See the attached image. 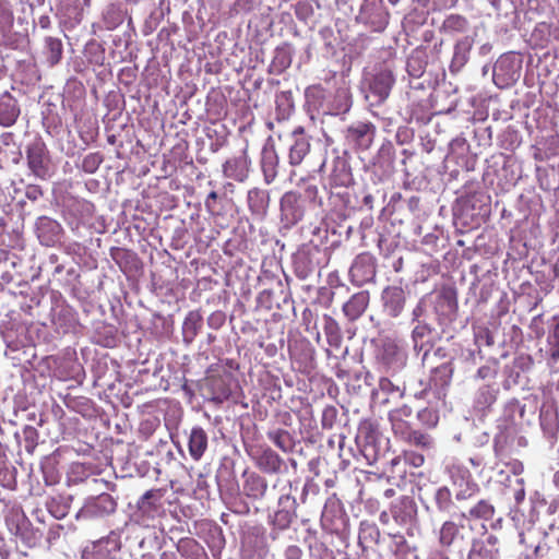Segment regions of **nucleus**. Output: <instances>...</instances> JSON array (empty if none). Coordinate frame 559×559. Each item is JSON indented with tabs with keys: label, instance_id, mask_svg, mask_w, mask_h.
<instances>
[{
	"label": "nucleus",
	"instance_id": "nucleus-1",
	"mask_svg": "<svg viewBox=\"0 0 559 559\" xmlns=\"http://www.w3.org/2000/svg\"><path fill=\"white\" fill-rule=\"evenodd\" d=\"M8 530L16 537V542L22 543V547L16 546L22 556H27L26 549L34 548L40 540L41 534L35 530L20 507L11 508L4 518Z\"/></svg>",
	"mask_w": 559,
	"mask_h": 559
},
{
	"label": "nucleus",
	"instance_id": "nucleus-2",
	"mask_svg": "<svg viewBox=\"0 0 559 559\" xmlns=\"http://www.w3.org/2000/svg\"><path fill=\"white\" fill-rule=\"evenodd\" d=\"M407 356L396 341L392 338L381 340L376 350V361L382 372L395 374L404 368Z\"/></svg>",
	"mask_w": 559,
	"mask_h": 559
},
{
	"label": "nucleus",
	"instance_id": "nucleus-3",
	"mask_svg": "<svg viewBox=\"0 0 559 559\" xmlns=\"http://www.w3.org/2000/svg\"><path fill=\"white\" fill-rule=\"evenodd\" d=\"M26 162L31 173L46 180L52 175L50 153L41 138H36L26 147Z\"/></svg>",
	"mask_w": 559,
	"mask_h": 559
},
{
	"label": "nucleus",
	"instance_id": "nucleus-4",
	"mask_svg": "<svg viewBox=\"0 0 559 559\" xmlns=\"http://www.w3.org/2000/svg\"><path fill=\"white\" fill-rule=\"evenodd\" d=\"M321 525L324 530L344 535L348 531V516L338 500L329 499L321 514Z\"/></svg>",
	"mask_w": 559,
	"mask_h": 559
},
{
	"label": "nucleus",
	"instance_id": "nucleus-5",
	"mask_svg": "<svg viewBox=\"0 0 559 559\" xmlns=\"http://www.w3.org/2000/svg\"><path fill=\"white\" fill-rule=\"evenodd\" d=\"M117 502L109 493H100L86 499L83 507L76 513V519H103L116 511Z\"/></svg>",
	"mask_w": 559,
	"mask_h": 559
},
{
	"label": "nucleus",
	"instance_id": "nucleus-6",
	"mask_svg": "<svg viewBox=\"0 0 559 559\" xmlns=\"http://www.w3.org/2000/svg\"><path fill=\"white\" fill-rule=\"evenodd\" d=\"M296 499L289 495H283L277 502V509L269 515V524L272 531H285L297 518Z\"/></svg>",
	"mask_w": 559,
	"mask_h": 559
},
{
	"label": "nucleus",
	"instance_id": "nucleus-7",
	"mask_svg": "<svg viewBox=\"0 0 559 559\" xmlns=\"http://www.w3.org/2000/svg\"><path fill=\"white\" fill-rule=\"evenodd\" d=\"M394 522L404 527L408 535H414L417 522V507L409 498H402L391 508Z\"/></svg>",
	"mask_w": 559,
	"mask_h": 559
},
{
	"label": "nucleus",
	"instance_id": "nucleus-8",
	"mask_svg": "<svg viewBox=\"0 0 559 559\" xmlns=\"http://www.w3.org/2000/svg\"><path fill=\"white\" fill-rule=\"evenodd\" d=\"M281 221L286 227H290L300 222L305 214V207L300 195L288 191L283 194L280 202Z\"/></svg>",
	"mask_w": 559,
	"mask_h": 559
},
{
	"label": "nucleus",
	"instance_id": "nucleus-9",
	"mask_svg": "<svg viewBox=\"0 0 559 559\" xmlns=\"http://www.w3.org/2000/svg\"><path fill=\"white\" fill-rule=\"evenodd\" d=\"M120 549L121 542L119 535L115 532H110L108 536L93 542L91 546H87L84 549L83 558L91 556L95 559H115Z\"/></svg>",
	"mask_w": 559,
	"mask_h": 559
},
{
	"label": "nucleus",
	"instance_id": "nucleus-10",
	"mask_svg": "<svg viewBox=\"0 0 559 559\" xmlns=\"http://www.w3.org/2000/svg\"><path fill=\"white\" fill-rule=\"evenodd\" d=\"M376 127L369 121H356L347 127L345 139L354 146L367 150L373 142Z\"/></svg>",
	"mask_w": 559,
	"mask_h": 559
},
{
	"label": "nucleus",
	"instance_id": "nucleus-11",
	"mask_svg": "<svg viewBox=\"0 0 559 559\" xmlns=\"http://www.w3.org/2000/svg\"><path fill=\"white\" fill-rule=\"evenodd\" d=\"M519 70L510 56H501L493 67V80L497 85H509L518 80Z\"/></svg>",
	"mask_w": 559,
	"mask_h": 559
},
{
	"label": "nucleus",
	"instance_id": "nucleus-12",
	"mask_svg": "<svg viewBox=\"0 0 559 559\" xmlns=\"http://www.w3.org/2000/svg\"><path fill=\"white\" fill-rule=\"evenodd\" d=\"M292 144L289 146L288 163L292 166H298L310 152L309 138L305 135L302 128H297L292 133Z\"/></svg>",
	"mask_w": 559,
	"mask_h": 559
},
{
	"label": "nucleus",
	"instance_id": "nucleus-13",
	"mask_svg": "<svg viewBox=\"0 0 559 559\" xmlns=\"http://www.w3.org/2000/svg\"><path fill=\"white\" fill-rule=\"evenodd\" d=\"M384 311L393 318L401 314L404 309L406 296L402 287H386L381 295Z\"/></svg>",
	"mask_w": 559,
	"mask_h": 559
},
{
	"label": "nucleus",
	"instance_id": "nucleus-14",
	"mask_svg": "<svg viewBox=\"0 0 559 559\" xmlns=\"http://www.w3.org/2000/svg\"><path fill=\"white\" fill-rule=\"evenodd\" d=\"M394 78L390 70H381L369 82V93L376 98V103H382L390 94Z\"/></svg>",
	"mask_w": 559,
	"mask_h": 559
},
{
	"label": "nucleus",
	"instance_id": "nucleus-15",
	"mask_svg": "<svg viewBox=\"0 0 559 559\" xmlns=\"http://www.w3.org/2000/svg\"><path fill=\"white\" fill-rule=\"evenodd\" d=\"M261 169L264 182L271 185L278 175L280 156L274 145H265L261 153Z\"/></svg>",
	"mask_w": 559,
	"mask_h": 559
},
{
	"label": "nucleus",
	"instance_id": "nucleus-16",
	"mask_svg": "<svg viewBox=\"0 0 559 559\" xmlns=\"http://www.w3.org/2000/svg\"><path fill=\"white\" fill-rule=\"evenodd\" d=\"M250 159L242 153L239 156L227 159L223 165V174L226 178L242 182L249 174Z\"/></svg>",
	"mask_w": 559,
	"mask_h": 559
},
{
	"label": "nucleus",
	"instance_id": "nucleus-17",
	"mask_svg": "<svg viewBox=\"0 0 559 559\" xmlns=\"http://www.w3.org/2000/svg\"><path fill=\"white\" fill-rule=\"evenodd\" d=\"M36 231L43 245L52 246L59 240L61 226L52 218L40 216L36 223Z\"/></svg>",
	"mask_w": 559,
	"mask_h": 559
},
{
	"label": "nucleus",
	"instance_id": "nucleus-18",
	"mask_svg": "<svg viewBox=\"0 0 559 559\" xmlns=\"http://www.w3.org/2000/svg\"><path fill=\"white\" fill-rule=\"evenodd\" d=\"M20 116V107L16 99L9 93L3 92L0 96V126H13Z\"/></svg>",
	"mask_w": 559,
	"mask_h": 559
},
{
	"label": "nucleus",
	"instance_id": "nucleus-19",
	"mask_svg": "<svg viewBox=\"0 0 559 559\" xmlns=\"http://www.w3.org/2000/svg\"><path fill=\"white\" fill-rule=\"evenodd\" d=\"M474 45V38L465 36L456 41L454 52L450 64V71L456 73L467 63L469 52Z\"/></svg>",
	"mask_w": 559,
	"mask_h": 559
},
{
	"label": "nucleus",
	"instance_id": "nucleus-20",
	"mask_svg": "<svg viewBox=\"0 0 559 559\" xmlns=\"http://www.w3.org/2000/svg\"><path fill=\"white\" fill-rule=\"evenodd\" d=\"M247 201L253 215L258 218H263L265 216L270 203V194L267 191L253 188L248 191Z\"/></svg>",
	"mask_w": 559,
	"mask_h": 559
},
{
	"label": "nucleus",
	"instance_id": "nucleus-21",
	"mask_svg": "<svg viewBox=\"0 0 559 559\" xmlns=\"http://www.w3.org/2000/svg\"><path fill=\"white\" fill-rule=\"evenodd\" d=\"M369 304V294L367 292H359L350 297V299L344 304L343 312L348 320H357L366 310Z\"/></svg>",
	"mask_w": 559,
	"mask_h": 559
},
{
	"label": "nucleus",
	"instance_id": "nucleus-22",
	"mask_svg": "<svg viewBox=\"0 0 559 559\" xmlns=\"http://www.w3.org/2000/svg\"><path fill=\"white\" fill-rule=\"evenodd\" d=\"M413 415V409L408 405H402L389 413V419L392 424V429L395 435H405L409 426V418Z\"/></svg>",
	"mask_w": 559,
	"mask_h": 559
},
{
	"label": "nucleus",
	"instance_id": "nucleus-23",
	"mask_svg": "<svg viewBox=\"0 0 559 559\" xmlns=\"http://www.w3.org/2000/svg\"><path fill=\"white\" fill-rule=\"evenodd\" d=\"M330 182L334 187H348L353 182V175L346 160L340 157L334 159Z\"/></svg>",
	"mask_w": 559,
	"mask_h": 559
},
{
	"label": "nucleus",
	"instance_id": "nucleus-24",
	"mask_svg": "<svg viewBox=\"0 0 559 559\" xmlns=\"http://www.w3.org/2000/svg\"><path fill=\"white\" fill-rule=\"evenodd\" d=\"M203 325L202 314L194 310L190 311L182 324V337L185 343L191 344Z\"/></svg>",
	"mask_w": 559,
	"mask_h": 559
},
{
	"label": "nucleus",
	"instance_id": "nucleus-25",
	"mask_svg": "<svg viewBox=\"0 0 559 559\" xmlns=\"http://www.w3.org/2000/svg\"><path fill=\"white\" fill-rule=\"evenodd\" d=\"M188 445H189L190 455L195 461H199L203 456V454L207 448L206 432L200 427L192 428L190 437H189Z\"/></svg>",
	"mask_w": 559,
	"mask_h": 559
},
{
	"label": "nucleus",
	"instance_id": "nucleus-26",
	"mask_svg": "<svg viewBox=\"0 0 559 559\" xmlns=\"http://www.w3.org/2000/svg\"><path fill=\"white\" fill-rule=\"evenodd\" d=\"M352 107V96L347 87H340L335 91L330 100L328 112L341 115L347 112Z\"/></svg>",
	"mask_w": 559,
	"mask_h": 559
},
{
	"label": "nucleus",
	"instance_id": "nucleus-27",
	"mask_svg": "<svg viewBox=\"0 0 559 559\" xmlns=\"http://www.w3.org/2000/svg\"><path fill=\"white\" fill-rule=\"evenodd\" d=\"M72 500V496L58 495L46 502V508L55 519L61 520L69 514Z\"/></svg>",
	"mask_w": 559,
	"mask_h": 559
},
{
	"label": "nucleus",
	"instance_id": "nucleus-28",
	"mask_svg": "<svg viewBox=\"0 0 559 559\" xmlns=\"http://www.w3.org/2000/svg\"><path fill=\"white\" fill-rule=\"evenodd\" d=\"M431 333L432 329L428 323L418 321L412 332L414 349L418 352L425 349V353H427L428 348L425 347L430 344Z\"/></svg>",
	"mask_w": 559,
	"mask_h": 559
},
{
	"label": "nucleus",
	"instance_id": "nucleus-29",
	"mask_svg": "<svg viewBox=\"0 0 559 559\" xmlns=\"http://www.w3.org/2000/svg\"><path fill=\"white\" fill-rule=\"evenodd\" d=\"M243 490L248 497L261 499L267 490V483L263 477L251 474L245 480Z\"/></svg>",
	"mask_w": 559,
	"mask_h": 559
},
{
	"label": "nucleus",
	"instance_id": "nucleus-30",
	"mask_svg": "<svg viewBox=\"0 0 559 559\" xmlns=\"http://www.w3.org/2000/svg\"><path fill=\"white\" fill-rule=\"evenodd\" d=\"M63 45L60 38L46 37L45 39V56L49 66L58 64L62 59Z\"/></svg>",
	"mask_w": 559,
	"mask_h": 559
},
{
	"label": "nucleus",
	"instance_id": "nucleus-31",
	"mask_svg": "<svg viewBox=\"0 0 559 559\" xmlns=\"http://www.w3.org/2000/svg\"><path fill=\"white\" fill-rule=\"evenodd\" d=\"M459 540V526L453 521H445L439 530V544L449 548Z\"/></svg>",
	"mask_w": 559,
	"mask_h": 559
},
{
	"label": "nucleus",
	"instance_id": "nucleus-32",
	"mask_svg": "<svg viewBox=\"0 0 559 559\" xmlns=\"http://www.w3.org/2000/svg\"><path fill=\"white\" fill-rule=\"evenodd\" d=\"M282 459L271 449L264 450L259 456L258 464L266 473H277L282 466Z\"/></svg>",
	"mask_w": 559,
	"mask_h": 559
},
{
	"label": "nucleus",
	"instance_id": "nucleus-33",
	"mask_svg": "<svg viewBox=\"0 0 559 559\" xmlns=\"http://www.w3.org/2000/svg\"><path fill=\"white\" fill-rule=\"evenodd\" d=\"M379 536L380 532L374 523L367 521L360 523L358 539L364 548L376 544L379 539Z\"/></svg>",
	"mask_w": 559,
	"mask_h": 559
},
{
	"label": "nucleus",
	"instance_id": "nucleus-34",
	"mask_svg": "<svg viewBox=\"0 0 559 559\" xmlns=\"http://www.w3.org/2000/svg\"><path fill=\"white\" fill-rule=\"evenodd\" d=\"M495 508L486 500H480L476 506L471 508L468 512H462L461 516L465 520L483 519L490 520L493 516Z\"/></svg>",
	"mask_w": 559,
	"mask_h": 559
},
{
	"label": "nucleus",
	"instance_id": "nucleus-35",
	"mask_svg": "<svg viewBox=\"0 0 559 559\" xmlns=\"http://www.w3.org/2000/svg\"><path fill=\"white\" fill-rule=\"evenodd\" d=\"M400 436L409 444L420 449L429 450L435 444L433 439L429 435L417 430H412L411 428L407 429V432H405V435Z\"/></svg>",
	"mask_w": 559,
	"mask_h": 559
},
{
	"label": "nucleus",
	"instance_id": "nucleus-36",
	"mask_svg": "<svg viewBox=\"0 0 559 559\" xmlns=\"http://www.w3.org/2000/svg\"><path fill=\"white\" fill-rule=\"evenodd\" d=\"M453 366L451 362H444L433 369L431 381L436 386L447 388L452 379Z\"/></svg>",
	"mask_w": 559,
	"mask_h": 559
},
{
	"label": "nucleus",
	"instance_id": "nucleus-37",
	"mask_svg": "<svg viewBox=\"0 0 559 559\" xmlns=\"http://www.w3.org/2000/svg\"><path fill=\"white\" fill-rule=\"evenodd\" d=\"M267 438L284 452H289L294 448V440L287 430H271L267 432Z\"/></svg>",
	"mask_w": 559,
	"mask_h": 559
},
{
	"label": "nucleus",
	"instance_id": "nucleus-38",
	"mask_svg": "<svg viewBox=\"0 0 559 559\" xmlns=\"http://www.w3.org/2000/svg\"><path fill=\"white\" fill-rule=\"evenodd\" d=\"M164 490L162 489H151L147 490L144 496H142V514L146 512L147 508L153 509V513H158L162 509V503L159 502L164 496Z\"/></svg>",
	"mask_w": 559,
	"mask_h": 559
},
{
	"label": "nucleus",
	"instance_id": "nucleus-39",
	"mask_svg": "<svg viewBox=\"0 0 559 559\" xmlns=\"http://www.w3.org/2000/svg\"><path fill=\"white\" fill-rule=\"evenodd\" d=\"M496 401V390L489 385L481 386L475 397V406L478 409H486Z\"/></svg>",
	"mask_w": 559,
	"mask_h": 559
},
{
	"label": "nucleus",
	"instance_id": "nucleus-40",
	"mask_svg": "<svg viewBox=\"0 0 559 559\" xmlns=\"http://www.w3.org/2000/svg\"><path fill=\"white\" fill-rule=\"evenodd\" d=\"M304 544L308 547V557L311 559H323L328 557L326 549L318 540L316 536L309 535L305 538Z\"/></svg>",
	"mask_w": 559,
	"mask_h": 559
},
{
	"label": "nucleus",
	"instance_id": "nucleus-41",
	"mask_svg": "<svg viewBox=\"0 0 559 559\" xmlns=\"http://www.w3.org/2000/svg\"><path fill=\"white\" fill-rule=\"evenodd\" d=\"M104 160L100 152L88 153L83 157L81 168L84 173L94 174Z\"/></svg>",
	"mask_w": 559,
	"mask_h": 559
},
{
	"label": "nucleus",
	"instance_id": "nucleus-42",
	"mask_svg": "<svg viewBox=\"0 0 559 559\" xmlns=\"http://www.w3.org/2000/svg\"><path fill=\"white\" fill-rule=\"evenodd\" d=\"M435 502L439 511L449 512L452 507L450 490L447 487L437 489L435 493Z\"/></svg>",
	"mask_w": 559,
	"mask_h": 559
},
{
	"label": "nucleus",
	"instance_id": "nucleus-43",
	"mask_svg": "<svg viewBox=\"0 0 559 559\" xmlns=\"http://www.w3.org/2000/svg\"><path fill=\"white\" fill-rule=\"evenodd\" d=\"M23 437L25 450L32 454L38 445L39 432L35 427L27 425L23 428Z\"/></svg>",
	"mask_w": 559,
	"mask_h": 559
},
{
	"label": "nucleus",
	"instance_id": "nucleus-44",
	"mask_svg": "<svg viewBox=\"0 0 559 559\" xmlns=\"http://www.w3.org/2000/svg\"><path fill=\"white\" fill-rule=\"evenodd\" d=\"M379 391L388 395L403 396L404 388L394 384L388 377H381L379 380Z\"/></svg>",
	"mask_w": 559,
	"mask_h": 559
},
{
	"label": "nucleus",
	"instance_id": "nucleus-45",
	"mask_svg": "<svg viewBox=\"0 0 559 559\" xmlns=\"http://www.w3.org/2000/svg\"><path fill=\"white\" fill-rule=\"evenodd\" d=\"M547 342L549 345L550 357L554 360L559 359V322L556 323L552 330L549 332Z\"/></svg>",
	"mask_w": 559,
	"mask_h": 559
},
{
	"label": "nucleus",
	"instance_id": "nucleus-46",
	"mask_svg": "<svg viewBox=\"0 0 559 559\" xmlns=\"http://www.w3.org/2000/svg\"><path fill=\"white\" fill-rule=\"evenodd\" d=\"M417 418L421 424L427 425L429 427L436 426L439 419L438 414L429 408H424L419 411L417 414Z\"/></svg>",
	"mask_w": 559,
	"mask_h": 559
},
{
	"label": "nucleus",
	"instance_id": "nucleus-47",
	"mask_svg": "<svg viewBox=\"0 0 559 559\" xmlns=\"http://www.w3.org/2000/svg\"><path fill=\"white\" fill-rule=\"evenodd\" d=\"M396 544V556H413L414 559H417V555L415 554V548H411L403 536H395Z\"/></svg>",
	"mask_w": 559,
	"mask_h": 559
},
{
	"label": "nucleus",
	"instance_id": "nucleus-48",
	"mask_svg": "<svg viewBox=\"0 0 559 559\" xmlns=\"http://www.w3.org/2000/svg\"><path fill=\"white\" fill-rule=\"evenodd\" d=\"M13 23V13L9 8L8 0H0V25L10 26Z\"/></svg>",
	"mask_w": 559,
	"mask_h": 559
},
{
	"label": "nucleus",
	"instance_id": "nucleus-49",
	"mask_svg": "<svg viewBox=\"0 0 559 559\" xmlns=\"http://www.w3.org/2000/svg\"><path fill=\"white\" fill-rule=\"evenodd\" d=\"M466 24V20L460 15H451L445 21L447 27L455 31H463Z\"/></svg>",
	"mask_w": 559,
	"mask_h": 559
},
{
	"label": "nucleus",
	"instance_id": "nucleus-50",
	"mask_svg": "<svg viewBox=\"0 0 559 559\" xmlns=\"http://www.w3.org/2000/svg\"><path fill=\"white\" fill-rule=\"evenodd\" d=\"M225 322V314L221 311L213 312L207 318V325L213 330H218Z\"/></svg>",
	"mask_w": 559,
	"mask_h": 559
},
{
	"label": "nucleus",
	"instance_id": "nucleus-51",
	"mask_svg": "<svg viewBox=\"0 0 559 559\" xmlns=\"http://www.w3.org/2000/svg\"><path fill=\"white\" fill-rule=\"evenodd\" d=\"M407 71L409 75L414 78H419L424 72V68L420 64L419 60H417L416 58H411L407 61Z\"/></svg>",
	"mask_w": 559,
	"mask_h": 559
},
{
	"label": "nucleus",
	"instance_id": "nucleus-52",
	"mask_svg": "<svg viewBox=\"0 0 559 559\" xmlns=\"http://www.w3.org/2000/svg\"><path fill=\"white\" fill-rule=\"evenodd\" d=\"M43 194V189L38 185H28L25 188V197L33 202L40 199Z\"/></svg>",
	"mask_w": 559,
	"mask_h": 559
},
{
	"label": "nucleus",
	"instance_id": "nucleus-53",
	"mask_svg": "<svg viewBox=\"0 0 559 559\" xmlns=\"http://www.w3.org/2000/svg\"><path fill=\"white\" fill-rule=\"evenodd\" d=\"M159 426V419L154 416H150L144 421L142 420V435L152 433Z\"/></svg>",
	"mask_w": 559,
	"mask_h": 559
},
{
	"label": "nucleus",
	"instance_id": "nucleus-54",
	"mask_svg": "<svg viewBox=\"0 0 559 559\" xmlns=\"http://www.w3.org/2000/svg\"><path fill=\"white\" fill-rule=\"evenodd\" d=\"M497 370L488 365L481 366L476 372V378L480 380L495 378Z\"/></svg>",
	"mask_w": 559,
	"mask_h": 559
},
{
	"label": "nucleus",
	"instance_id": "nucleus-55",
	"mask_svg": "<svg viewBox=\"0 0 559 559\" xmlns=\"http://www.w3.org/2000/svg\"><path fill=\"white\" fill-rule=\"evenodd\" d=\"M159 474V468L151 466L147 462L142 463V477L156 479Z\"/></svg>",
	"mask_w": 559,
	"mask_h": 559
},
{
	"label": "nucleus",
	"instance_id": "nucleus-56",
	"mask_svg": "<svg viewBox=\"0 0 559 559\" xmlns=\"http://www.w3.org/2000/svg\"><path fill=\"white\" fill-rule=\"evenodd\" d=\"M306 556L305 551L297 545H292L286 550L287 559H299L300 557Z\"/></svg>",
	"mask_w": 559,
	"mask_h": 559
},
{
	"label": "nucleus",
	"instance_id": "nucleus-57",
	"mask_svg": "<svg viewBox=\"0 0 559 559\" xmlns=\"http://www.w3.org/2000/svg\"><path fill=\"white\" fill-rule=\"evenodd\" d=\"M516 484L520 486L519 489L515 490L514 492V499L518 503H521L524 498H525V489H524V480L523 478H516L515 479Z\"/></svg>",
	"mask_w": 559,
	"mask_h": 559
},
{
	"label": "nucleus",
	"instance_id": "nucleus-58",
	"mask_svg": "<svg viewBox=\"0 0 559 559\" xmlns=\"http://www.w3.org/2000/svg\"><path fill=\"white\" fill-rule=\"evenodd\" d=\"M476 492V486L467 487L466 490H461L455 495L456 500H465Z\"/></svg>",
	"mask_w": 559,
	"mask_h": 559
},
{
	"label": "nucleus",
	"instance_id": "nucleus-59",
	"mask_svg": "<svg viewBox=\"0 0 559 559\" xmlns=\"http://www.w3.org/2000/svg\"><path fill=\"white\" fill-rule=\"evenodd\" d=\"M305 193L310 201L314 202L318 197V187L316 185H309L307 186Z\"/></svg>",
	"mask_w": 559,
	"mask_h": 559
},
{
	"label": "nucleus",
	"instance_id": "nucleus-60",
	"mask_svg": "<svg viewBox=\"0 0 559 559\" xmlns=\"http://www.w3.org/2000/svg\"><path fill=\"white\" fill-rule=\"evenodd\" d=\"M336 330H337L336 323L333 320H330V323L325 326V334L328 335L330 341L332 340V337H334Z\"/></svg>",
	"mask_w": 559,
	"mask_h": 559
},
{
	"label": "nucleus",
	"instance_id": "nucleus-61",
	"mask_svg": "<svg viewBox=\"0 0 559 559\" xmlns=\"http://www.w3.org/2000/svg\"><path fill=\"white\" fill-rule=\"evenodd\" d=\"M424 311H425L424 305L421 302H419L413 310V320L418 323V321H420L419 318L423 316Z\"/></svg>",
	"mask_w": 559,
	"mask_h": 559
},
{
	"label": "nucleus",
	"instance_id": "nucleus-62",
	"mask_svg": "<svg viewBox=\"0 0 559 559\" xmlns=\"http://www.w3.org/2000/svg\"><path fill=\"white\" fill-rule=\"evenodd\" d=\"M13 138H14V134L12 132H4L1 135V142H2V144L8 146L13 141Z\"/></svg>",
	"mask_w": 559,
	"mask_h": 559
},
{
	"label": "nucleus",
	"instance_id": "nucleus-63",
	"mask_svg": "<svg viewBox=\"0 0 559 559\" xmlns=\"http://www.w3.org/2000/svg\"><path fill=\"white\" fill-rule=\"evenodd\" d=\"M216 199H217V193L215 191L210 192L205 200V206L211 209L213 203L216 201Z\"/></svg>",
	"mask_w": 559,
	"mask_h": 559
},
{
	"label": "nucleus",
	"instance_id": "nucleus-64",
	"mask_svg": "<svg viewBox=\"0 0 559 559\" xmlns=\"http://www.w3.org/2000/svg\"><path fill=\"white\" fill-rule=\"evenodd\" d=\"M511 468L514 475H520L523 472L524 466L521 462H514L511 464Z\"/></svg>",
	"mask_w": 559,
	"mask_h": 559
}]
</instances>
